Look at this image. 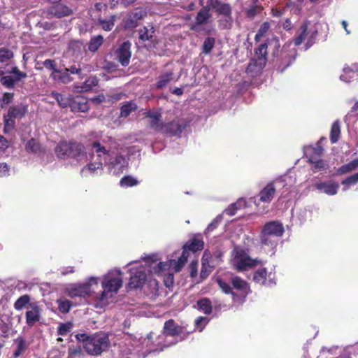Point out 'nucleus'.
<instances>
[{
    "instance_id": "1",
    "label": "nucleus",
    "mask_w": 358,
    "mask_h": 358,
    "mask_svg": "<svg viewBox=\"0 0 358 358\" xmlns=\"http://www.w3.org/2000/svg\"><path fill=\"white\" fill-rule=\"evenodd\" d=\"M76 340L83 344L87 354L92 356L100 355L110 345V341L106 334L98 332L93 335L78 333L75 335Z\"/></svg>"
},
{
    "instance_id": "2",
    "label": "nucleus",
    "mask_w": 358,
    "mask_h": 358,
    "mask_svg": "<svg viewBox=\"0 0 358 358\" xmlns=\"http://www.w3.org/2000/svg\"><path fill=\"white\" fill-rule=\"evenodd\" d=\"M216 282L224 294L231 295L234 301L244 302L251 292L249 283L237 275L231 278V285L221 278H217Z\"/></svg>"
},
{
    "instance_id": "3",
    "label": "nucleus",
    "mask_w": 358,
    "mask_h": 358,
    "mask_svg": "<svg viewBox=\"0 0 358 358\" xmlns=\"http://www.w3.org/2000/svg\"><path fill=\"white\" fill-rule=\"evenodd\" d=\"M292 41L285 43L278 53L275 66L277 70L283 73L288 67L292 66L298 56L296 48L291 47Z\"/></svg>"
},
{
    "instance_id": "4",
    "label": "nucleus",
    "mask_w": 358,
    "mask_h": 358,
    "mask_svg": "<svg viewBox=\"0 0 358 358\" xmlns=\"http://www.w3.org/2000/svg\"><path fill=\"white\" fill-rule=\"evenodd\" d=\"M119 275H121V272L118 271ZM101 286L103 288L102 293L101 294L100 300L103 301L107 299L108 294H117L118 290L122 286V278L121 276L113 277L111 274L104 275Z\"/></svg>"
},
{
    "instance_id": "5",
    "label": "nucleus",
    "mask_w": 358,
    "mask_h": 358,
    "mask_svg": "<svg viewBox=\"0 0 358 358\" xmlns=\"http://www.w3.org/2000/svg\"><path fill=\"white\" fill-rule=\"evenodd\" d=\"M268 47L273 49L272 55L273 57L278 56L280 48L279 38L277 36H273L271 38H268L264 43L260 44L258 48L255 50L256 58L262 59L266 62L268 55L267 49Z\"/></svg>"
},
{
    "instance_id": "6",
    "label": "nucleus",
    "mask_w": 358,
    "mask_h": 358,
    "mask_svg": "<svg viewBox=\"0 0 358 358\" xmlns=\"http://www.w3.org/2000/svg\"><path fill=\"white\" fill-rule=\"evenodd\" d=\"M97 285L98 279L96 278L91 277L89 281L83 283L75 285L66 289V294L71 298H75L77 296L85 297L91 295L92 285Z\"/></svg>"
},
{
    "instance_id": "7",
    "label": "nucleus",
    "mask_w": 358,
    "mask_h": 358,
    "mask_svg": "<svg viewBox=\"0 0 358 358\" xmlns=\"http://www.w3.org/2000/svg\"><path fill=\"white\" fill-rule=\"evenodd\" d=\"M258 263V260L252 259L243 249L236 250L234 264L238 271H246L255 267Z\"/></svg>"
},
{
    "instance_id": "8",
    "label": "nucleus",
    "mask_w": 358,
    "mask_h": 358,
    "mask_svg": "<svg viewBox=\"0 0 358 358\" xmlns=\"http://www.w3.org/2000/svg\"><path fill=\"white\" fill-rule=\"evenodd\" d=\"M253 280L262 285L271 286L275 284V273L265 267L257 269L253 273Z\"/></svg>"
},
{
    "instance_id": "9",
    "label": "nucleus",
    "mask_w": 358,
    "mask_h": 358,
    "mask_svg": "<svg viewBox=\"0 0 358 358\" xmlns=\"http://www.w3.org/2000/svg\"><path fill=\"white\" fill-rule=\"evenodd\" d=\"M185 329L184 327L178 324L173 319H170L164 323L163 334L165 336L172 337L183 335L180 339V341H183L189 334L188 332H185Z\"/></svg>"
},
{
    "instance_id": "10",
    "label": "nucleus",
    "mask_w": 358,
    "mask_h": 358,
    "mask_svg": "<svg viewBox=\"0 0 358 358\" xmlns=\"http://www.w3.org/2000/svg\"><path fill=\"white\" fill-rule=\"evenodd\" d=\"M73 10L60 2L48 7L46 13L51 17L62 18L73 14Z\"/></svg>"
},
{
    "instance_id": "11",
    "label": "nucleus",
    "mask_w": 358,
    "mask_h": 358,
    "mask_svg": "<svg viewBox=\"0 0 358 358\" xmlns=\"http://www.w3.org/2000/svg\"><path fill=\"white\" fill-rule=\"evenodd\" d=\"M206 7H208L209 10L211 9L218 15H224L227 17L231 18V7L229 3H224L220 0H208Z\"/></svg>"
},
{
    "instance_id": "12",
    "label": "nucleus",
    "mask_w": 358,
    "mask_h": 358,
    "mask_svg": "<svg viewBox=\"0 0 358 358\" xmlns=\"http://www.w3.org/2000/svg\"><path fill=\"white\" fill-rule=\"evenodd\" d=\"M131 277L128 283L130 289H136L143 287L147 278L146 273L143 268L131 269Z\"/></svg>"
},
{
    "instance_id": "13",
    "label": "nucleus",
    "mask_w": 358,
    "mask_h": 358,
    "mask_svg": "<svg viewBox=\"0 0 358 358\" xmlns=\"http://www.w3.org/2000/svg\"><path fill=\"white\" fill-rule=\"evenodd\" d=\"M131 43L129 41L123 42L118 49L116 50V57L117 61L123 66H127L130 62V58L131 56Z\"/></svg>"
},
{
    "instance_id": "14",
    "label": "nucleus",
    "mask_w": 358,
    "mask_h": 358,
    "mask_svg": "<svg viewBox=\"0 0 358 358\" xmlns=\"http://www.w3.org/2000/svg\"><path fill=\"white\" fill-rule=\"evenodd\" d=\"M28 310L25 313L26 323L29 327H32L41 319V308L36 302L29 303Z\"/></svg>"
},
{
    "instance_id": "15",
    "label": "nucleus",
    "mask_w": 358,
    "mask_h": 358,
    "mask_svg": "<svg viewBox=\"0 0 358 358\" xmlns=\"http://www.w3.org/2000/svg\"><path fill=\"white\" fill-rule=\"evenodd\" d=\"M211 17L208 7L203 6L197 13L195 22L191 25L190 29L194 31H199V26L206 24Z\"/></svg>"
},
{
    "instance_id": "16",
    "label": "nucleus",
    "mask_w": 358,
    "mask_h": 358,
    "mask_svg": "<svg viewBox=\"0 0 358 358\" xmlns=\"http://www.w3.org/2000/svg\"><path fill=\"white\" fill-rule=\"evenodd\" d=\"M261 232L280 238L283 235L285 229L281 222L278 221H271L264 225Z\"/></svg>"
},
{
    "instance_id": "17",
    "label": "nucleus",
    "mask_w": 358,
    "mask_h": 358,
    "mask_svg": "<svg viewBox=\"0 0 358 358\" xmlns=\"http://www.w3.org/2000/svg\"><path fill=\"white\" fill-rule=\"evenodd\" d=\"M184 127L176 120L167 123H163L159 132L166 134L170 137L180 135Z\"/></svg>"
},
{
    "instance_id": "18",
    "label": "nucleus",
    "mask_w": 358,
    "mask_h": 358,
    "mask_svg": "<svg viewBox=\"0 0 358 358\" xmlns=\"http://www.w3.org/2000/svg\"><path fill=\"white\" fill-rule=\"evenodd\" d=\"M70 108L72 112L85 113L89 110L88 101L83 96L72 95Z\"/></svg>"
},
{
    "instance_id": "19",
    "label": "nucleus",
    "mask_w": 358,
    "mask_h": 358,
    "mask_svg": "<svg viewBox=\"0 0 358 358\" xmlns=\"http://www.w3.org/2000/svg\"><path fill=\"white\" fill-rule=\"evenodd\" d=\"M145 117L150 118L149 126L155 131L159 132L163 122L162 121V114L159 111L148 110L143 113Z\"/></svg>"
},
{
    "instance_id": "20",
    "label": "nucleus",
    "mask_w": 358,
    "mask_h": 358,
    "mask_svg": "<svg viewBox=\"0 0 358 358\" xmlns=\"http://www.w3.org/2000/svg\"><path fill=\"white\" fill-rule=\"evenodd\" d=\"M276 189L274 182H268L258 194L259 200L262 203H269L275 194Z\"/></svg>"
},
{
    "instance_id": "21",
    "label": "nucleus",
    "mask_w": 358,
    "mask_h": 358,
    "mask_svg": "<svg viewBox=\"0 0 358 358\" xmlns=\"http://www.w3.org/2000/svg\"><path fill=\"white\" fill-rule=\"evenodd\" d=\"M187 260L183 259L182 257H180L177 261L171 260L170 264L167 262H159L156 267L154 268V271L156 273H159L169 266H173L176 272H179L181 268L185 266Z\"/></svg>"
},
{
    "instance_id": "22",
    "label": "nucleus",
    "mask_w": 358,
    "mask_h": 358,
    "mask_svg": "<svg viewBox=\"0 0 358 358\" xmlns=\"http://www.w3.org/2000/svg\"><path fill=\"white\" fill-rule=\"evenodd\" d=\"M315 187L327 195H335L338 190L339 185L335 181L320 182L315 184Z\"/></svg>"
},
{
    "instance_id": "23",
    "label": "nucleus",
    "mask_w": 358,
    "mask_h": 358,
    "mask_svg": "<svg viewBox=\"0 0 358 358\" xmlns=\"http://www.w3.org/2000/svg\"><path fill=\"white\" fill-rule=\"evenodd\" d=\"M266 62L262 59L252 58L246 68V72L252 76L259 73L265 67Z\"/></svg>"
},
{
    "instance_id": "24",
    "label": "nucleus",
    "mask_w": 358,
    "mask_h": 358,
    "mask_svg": "<svg viewBox=\"0 0 358 358\" xmlns=\"http://www.w3.org/2000/svg\"><path fill=\"white\" fill-rule=\"evenodd\" d=\"M69 157L80 160L86 157V152L84 145L78 142L71 141V148L69 149Z\"/></svg>"
},
{
    "instance_id": "25",
    "label": "nucleus",
    "mask_w": 358,
    "mask_h": 358,
    "mask_svg": "<svg viewBox=\"0 0 358 358\" xmlns=\"http://www.w3.org/2000/svg\"><path fill=\"white\" fill-rule=\"evenodd\" d=\"M28 113V106L26 104L20 103L15 106H10L8 110V116L10 117L22 118Z\"/></svg>"
},
{
    "instance_id": "26",
    "label": "nucleus",
    "mask_w": 358,
    "mask_h": 358,
    "mask_svg": "<svg viewBox=\"0 0 358 358\" xmlns=\"http://www.w3.org/2000/svg\"><path fill=\"white\" fill-rule=\"evenodd\" d=\"M279 238L273 235L260 233V244L263 247H268L270 251L273 250L278 245Z\"/></svg>"
},
{
    "instance_id": "27",
    "label": "nucleus",
    "mask_w": 358,
    "mask_h": 358,
    "mask_svg": "<svg viewBox=\"0 0 358 358\" xmlns=\"http://www.w3.org/2000/svg\"><path fill=\"white\" fill-rule=\"evenodd\" d=\"M310 24V21L305 20L299 27V33L293 38L292 42L295 46L300 45L306 38L308 35V29Z\"/></svg>"
},
{
    "instance_id": "28",
    "label": "nucleus",
    "mask_w": 358,
    "mask_h": 358,
    "mask_svg": "<svg viewBox=\"0 0 358 358\" xmlns=\"http://www.w3.org/2000/svg\"><path fill=\"white\" fill-rule=\"evenodd\" d=\"M14 343L16 345V348L13 352V357L17 358L26 352L29 345L22 336H18L14 339Z\"/></svg>"
},
{
    "instance_id": "29",
    "label": "nucleus",
    "mask_w": 358,
    "mask_h": 358,
    "mask_svg": "<svg viewBox=\"0 0 358 358\" xmlns=\"http://www.w3.org/2000/svg\"><path fill=\"white\" fill-rule=\"evenodd\" d=\"M264 10L262 5L258 2L252 1L251 4L244 9L246 17L253 20L257 15L262 13Z\"/></svg>"
},
{
    "instance_id": "30",
    "label": "nucleus",
    "mask_w": 358,
    "mask_h": 358,
    "mask_svg": "<svg viewBox=\"0 0 358 358\" xmlns=\"http://www.w3.org/2000/svg\"><path fill=\"white\" fill-rule=\"evenodd\" d=\"M173 72L172 71H169L160 74L157 80L155 83V87L157 89H162L165 87L171 81L173 80Z\"/></svg>"
},
{
    "instance_id": "31",
    "label": "nucleus",
    "mask_w": 358,
    "mask_h": 358,
    "mask_svg": "<svg viewBox=\"0 0 358 358\" xmlns=\"http://www.w3.org/2000/svg\"><path fill=\"white\" fill-rule=\"evenodd\" d=\"M184 245L185 246V248H187L189 251L196 252L203 249L204 242L202 239L194 236L187 241Z\"/></svg>"
},
{
    "instance_id": "32",
    "label": "nucleus",
    "mask_w": 358,
    "mask_h": 358,
    "mask_svg": "<svg viewBox=\"0 0 358 358\" xmlns=\"http://www.w3.org/2000/svg\"><path fill=\"white\" fill-rule=\"evenodd\" d=\"M71 148V141H62L60 142L55 148V153L57 156L60 159H65L69 157V149Z\"/></svg>"
},
{
    "instance_id": "33",
    "label": "nucleus",
    "mask_w": 358,
    "mask_h": 358,
    "mask_svg": "<svg viewBox=\"0 0 358 358\" xmlns=\"http://www.w3.org/2000/svg\"><path fill=\"white\" fill-rule=\"evenodd\" d=\"M138 109L137 105L132 101H126L120 107V117H127L132 112Z\"/></svg>"
},
{
    "instance_id": "34",
    "label": "nucleus",
    "mask_w": 358,
    "mask_h": 358,
    "mask_svg": "<svg viewBox=\"0 0 358 358\" xmlns=\"http://www.w3.org/2000/svg\"><path fill=\"white\" fill-rule=\"evenodd\" d=\"M51 96L55 99L61 108H66L67 107H70L72 95L66 96L65 95L57 92H52L51 93Z\"/></svg>"
},
{
    "instance_id": "35",
    "label": "nucleus",
    "mask_w": 358,
    "mask_h": 358,
    "mask_svg": "<svg viewBox=\"0 0 358 358\" xmlns=\"http://www.w3.org/2000/svg\"><path fill=\"white\" fill-rule=\"evenodd\" d=\"M143 14L142 11H136L130 15L126 20L125 26L128 28H134L138 25V21L142 20Z\"/></svg>"
},
{
    "instance_id": "36",
    "label": "nucleus",
    "mask_w": 358,
    "mask_h": 358,
    "mask_svg": "<svg viewBox=\"0 0 358 358\" xmlns=\"http://www.w3.org/2000/svg\"><path fill=\"white\" fill-rule=\"evenodd\" d=\"M358 167V158L352 160L350 162L342 165L337 169V175L342 176L355 170Z\"/></svg>"
},
{
    "instance_id": "37",
    "label": "nucleus",
    "mask_w": 358,
    "mask_h": 358,
    "mask_svg": "<svg viewBox=\"0 0 358 358\" xmlns=\"http://www.w3.org/2000/svg\"><path fill=\"white\" fill-rule=\"evenodd\" d=\"M139 40L145 42L146 41H152V38L154 36L155 29L153 27H151L150 29H148L147 27H143L140 29L139 31Z\"/></svg>"
},
{
    "instance_id": "38",
    "label": "nucleus",
    "mask_w": 358,
    "mask_h": 358,
    "mask_svg": "<svg viewBox=\"0 0 358 358\" xmlns=\"http://www.w3.org/2000/svg\"><path fill=\"white\" fill-rule=\"evenodd\" d=\"M341 136V126L338 120L333 122L330 131V141L332 144L336 143L339 140Z\"/></svg>"
},
{
    "instance_id": "39",
    "label": "nucleus",
    "mask_w": 358,
    "mask_h": 358,
    "mask_svg": "<svg viewBox=\"0 0 358 358\" xmlns=\"http://www.w3.org/2000/svg\"><path fill=\"white\" fill-rule=\"evenodd\" d=\"M206 255V252H204L203 257L201 259V270L200 273V278L202 280L207 278L213 271V266L208 264V259H205Z\"/></svg>"
},
{
    "instance_id": "40",
    "label": "nucleus",
    "mask_w": 358,
    "mask_h": 358,
    "mask_svg": "<svg viewBox=\"0 0 358 358\" xmlns=\"http://www.w3.org/2000/svg\"><path fill=\"white\" fill-rule=\"evenodd\" d=\"M103 43V38L101 35H97L92 37L88 43V50L90 52H95Z\"/></svg>"
},
{
    "instance_id": "41",
    "label": "nucleus",
    "mask_w": 358,
    "mask_h": 358,
    "mask_svg": "<svg viewBox=\"0 0 358 358\" xmlns=\"http://www.w3.org/2000/svg\"><path fill=\"white\" fill-rule=\"evenodd\" d=\"M30 303V296L28 294H24L20 296L14 303V308L16 310H21L24 307H27L29 306Z\"/></svg>"
},
{
    "instance_id": "42",
    "label": "nucleus",
    "mask_w": 358,
    "mask_h": 358,
    "mask_svg": "<svg viewBox=\"0 0 358 358\" xmlns=\"http://www.w3.org/2000/svg\"><path fill=\"white\" fill-rule=\"evenodd\" d=\"M197 306L199 310H202L206 315H209L212 313V303L208 298H203L197 301Z\"/></svg>"
},
{
    "instance_id": "43",
    "label": "nucleus",
    "mask_w": 358,
    "mask_h": 358,
    "mask_svg": "<svg viewBox=\"0 0 358 358\" xmlns=\"http://www.w3.org/2000/svg\"><path fill=\"white\" fill-rule=\"evenodd\" d=\"M56 303L57 304L59 311L63 314L68 313L73 306L72 302L68 299H59L56 301Z\"/></svg>"
},
{
    "instance_id": "44",
    "label": "nucleus",
    "mask_w": 358,
    "mask_h": 358,
    "mask_svg": "<svg viewBox=\"0 0 358 358\" xmlns=\"http://www.w3.org/2000/svg\"><path fill=\"white\" fill-rule=\"evenodd\" d=\"M270 27L271 26L268 22H263L255 36V41L258 43L261 38L264 36V35L268 31Z\"/></svg>"
},
{
    "instance_id": "45",
    "label": "nucleus",
    "mask_w": 358,
    "mask_h": 358,
    "mask_svg": "<svg viewBox=\"0 0 358 358\" xmlns=\"http://www.w3.org/2000/svg\"><path fill=\"white\" fill-rule=\"evenodd\" d=\"M215 39L213 37H207L202 45V52L208 55L210 54L214 48Z\"/></svg>"
},
{
    "instance_id": "46",
    "label": "nucleus",
    "mask_w": 358,
    "mask_h": 358,
    "mask_svg": "<svg viewBox=\"0 0 358 358\" xmlns=\"http://www.w3.org/2000/svg\"><path fill=\"white\" fill-rule=\"evenodd\" d=\"M138 184V181L131 176H124L120 181V186L124 187H134Z\"/></svg>"
},
{
    "instance_id": "47",
    "label": "nucleus",
    "mask_w": 358,
    "mask_h": 358,
    "mask_svg": "<svg viewBox=\"0 0 358 358\" xmlns=\"http://www.w3.org/2000/svg\"><path fill=\"white\" fill-rule=\"evenodd\" d=\"M244 202L243 199H239L236 202L230 204L224 210V213L229 215H234L237 210L241 208L242 203Z\"/></svg>"
},
{
    "instance_id": "48",
    "label": "nucleus",
    "mask_w": 358,
    "mask_h": 358,
    "mask_svg": "<svg viewBox=\"0 0 358 358\" xmlns=\"http://www.w3.org/2000/svg\"><path fill=\"white\" fill-rule=\"evenodd\" d=\"M73 325L71 322L60 323L57 327V334L60 336H65L71 331Z\"/></svg>"
},
{
    "instance_id": "49",
    "label": "nucleus",
    "mask_w": 358,
    "mask_h": 358,
    "mask_svg": "<svg viewBox=\"0 0 358 358\" xmlns=\"http://www.w3.org/2000/svg\"><path fill=\"white\" fill-rule=\"evenodd\" d=\"M4 128L3 131L5 134L9 133L13 131L15 127V118L8 117V115L4 116Z\"/></svg>"
},
{
    "instance_id": "50",
    "label": "nucleus",
    "mask_w": 358,
    "mask_h": 358,
    "mask_svg": "<svg viewBox=\"0 0 358 358\" xmlns=\"http://www.w3.org/2000/svg\"><path fill=\"white\" fill-rule=\"evenodd\" d=\"M1 84L7 89H13L15 85V80L10 76H4L0 78Z\"/></svg>"
},
{
    "instance_id": "51",
    "label": "nucleus",
    "mask_w": 358,
    "mask_h": 358,
    "mask_svg": "<svg viewBox=\"0 0 358 358\" xmlns=\"http://www.w3.org/2000/svg\"><path fill=\"white\" fill-rule=\"evenodd\" d=\"M13 57V52L6 48H0V63L6 62Z\"/></svg>"
},
{
    "instance_id": "52",
    "label": "nucleus",
    "mask_w": 358,
    "mask_h": 358,
    "mask_svg": "<svg viewBox=\"0 0 358 358\" xmlns=\"http://www.w3.org/2000/svg\"><path fill=\"white\" fill-rule=\"evenodd\" d=\"M39 144L37 143L36 140L34 138H31L27 141L25 145V149L27 151L36 153L39 150Z\"/></svg>"
},
{
    "instance_id": "53",
    "label": "nucleus",
    "mask_w": 358,
    "mask_h": 358,
    "mask_svg": "<svg viewBox=\"0 0 358 358\" xmlns=\"http://www.w3.org/2000/svg\"><path fill=\"white\" fill-rule=\"evenodd\" d=\"M311 165L314 172L326 169L328 167V164L326 162L321 159H317L316 161H314Z\"/></svg>"
},
{
    "instance_id": "54",
    "label": "nucleus",
    "mask_w": 358,
    "mask_h": 358,
    "mask_svg": "<svg viewBox=\"0 0 358 358\" xmlns=\"http://www.w3.org/2000/svg\"><path fill=\"white\" fill-rule=\"evenodd\" d=\"M99 169H102L101 162L90 163L82 169L81 173H83L85 171H89L91 173H94L96 170Z\"/></svg>"
},
{
    "instance_id": "55",
    "label": "nucleus",
    "mask_w": 358,
    "mask_h": 358,
    "mask_svg": "<svg viewBox=\"0 0 358 358\" xmlns=\"http://www.w3.org/2000/svg\"><path fill=\"white\" fill-rule=\"evenodd\" d=\"M56 73L59 75L58 79L63 83H68L73 80L66 69L64 71L60 70V72H56Z\"/></svg>"
},
{
    "instance_id": "56",
    "label": "nucleus",
    "mask_w": 358,
    "mask_h": 358,
    "mask_svg": "<svg viewBox=\"0 0 358 358\" xmlns=\"http://www.w3.org/2000/svg\"><path fill=\"white\" fill-rule=\"evenodd\" d=\"M358 182V172L351 175L342 180V185H352Z\"/></svg>"
},
{
    "instance_id": "57",
    "label": "nucleus",
    "mask_w": 358,
    "mask_h": 358,
    "mask_svg": "<svg viewBox=\"0 0 358 358\" xmlns=\"http://www.w3.org/2000/svg\"><path fill=\"white\" fill-rule=\"evenodd\" d=\"M43 64L45 68H47L50 70H52L53 71V73H56V72H60V70H59L56 68V63H55V60H53V59H45L43 62Z\"/></svg>"
},
{
    "instance_id": "58",
    "label": "nucleus",
    "mask_w": 358,
    "mask_h": 358,
    "mask_svg": "<svg viewBox=\"0 0 358 358\" xmlns=\"http://www.w3.org/2000/svg\"><path fill=\"white\" fill-rule=\"evenodd\" d=\"M222 221V216L221 215H219V216H217L208 226L207 229H206V231L208 232H210V231H213L214 229H215L219 224L220 223V222Z\"/></svg>"
},
{
    "instance_id": "59",
    "label": "nucleus",
    "mask_w": 358,
    "mask_h": 358,
    "mask_svg": "<svg viewBox=\"0 0 358 358\" xmlns=\"http://www.w3.org/2000/svg\"><path fill=\"white\" fill-rule=\"evenodd\" d=\"M92 146L95 149V152L97 154L101 152L103 155H108L109 151L107 150L104 146H102L99 141L93 142Z\"/></svg>"
},
{
    "instance_id": "60",
    "label": "nucleus",
    "mask_w": 358,
    "mask_h": 358,
    "mask_svg": "<svg viewBox=\"0 0 358 358\" xmlns=\"http://www.w3.org/2000/svg\"><path fill=\"white\" fill-rule=\"evenodd\" d=\"M318 34V31L317 29L312 31L310 36L308 38V41L306 43V49H308L310 48L315 43V38Z\"/></svg>"
},
{
    "instance_id": "61",
    "label": "nucleus",
    "mask_w": 358,
    "mask_h": 358,
    "mask_svg": "<svg viewBox=\"0 0 358 358\" xmlns=\"http://www.w3.org/2000/svg\"><path fill=\"white\" fill-rule=\"evenodd\" d=\"M208 320L206 317L200 316L195 320V325L196 327L200 328V331H202L203 327L208 323Z\"/></svg>"
},
{
    "instance_id": "62",
    "label": "nucleus",
    "mask_w": 358,
    "mask_h": 358,
    "mask_svg": "<svg viewBox=\"0 0 358 358\" xmlns=\"http://www.w3.org/2000/svg\"><path fill=\"white\" fill-rule=\"evenodd\" d=\"M0 331L3 337L8 336L10 327H9L8 324L6 322H5L3 320L0 321Z\"/></svg>"
},
{
    "instance_id": "63",
    "label": "nucleus",
    "mask_w": 358,
    "mask_h": 358,
    "mask_svg": "<svg viewBox=\"0 0 358 358\" xmlns=\"http://www.w3.org/2000/svg\"><path fill=\"white\" fill-rule=\"evenodd\" d=\"M10 166L4 162L0 163V177H6L9 175Z\"/></svg>"
},
{
    "instance_id": "64",
    "label": "nucleus",
    "mask_w": 358,
    "mask_h": 358,
    "mask_svg": "<svg viewBox=\"0 0 358 358\" xmlns=\"http://www.w3.org/2000/svg\"><path fill=\"white\" fill-rule=\"evenodd\" d=\"M13 96L14 94L13 93H9V92H5L3 94V96H2V99H1V107H3V105H6V104H8L10 103L13 99Z\"/></svg>"
}]
</instances>
